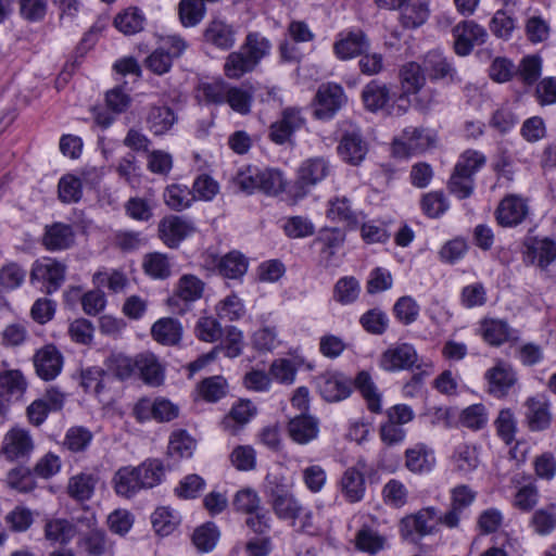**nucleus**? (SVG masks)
I'll list each match as a JSON object with an SVG mask.
<instances>
[{
	"label": "nucleus",
	"mask_w": 556,
	"mask_h": 556,
	"mask_svg": "<svg viewBox=\"0 0 556 556\" xmlns=\"http://www.w3.org/2000/svg\"><path fill=\"white\" fill-rule=\"evenodd\" d=\"M165 477V468L159 459H147L138 466H123L112 478V485L118 496L130 498L142 490L159 485Z\"/></svg>",
	"instance_id": "f257e3e1"
},
{
	"label": "nucleus",
	"mask_w": 556,
	"mask_h": 556,
	"mask_svg": "<svg viewBox=\"0 0 556 556\" xmlns=\"http://www.w3.org/2000/svg\"><path fill=\"white\" fill-rule=\"evenodd\" d=\"M266 494L269 497L271 508L279 519L293 522L302 513V505L283 483V478L276 475L266 476Z\"/></svg>",
	"instance_id": "f03ea898"
},
{
	"label": "nucleus",
	"mask_w": 556,
	"mask_h": 556,
	"mask_svg": "<svg viewBox=\"0 0 556 556\" xmlns=\"http://www.w3.org/2000/svg\"><path fill=\"white\" fill-rule=\"evenodd\" d=\"M66 265L52 257H42L34 262L29 280L31 285L40 283L42 291L51 294L58 291L65 281Z\"/></svg>",
	"instance_id": "7ed1b4c3"
},
{
	"label": "nucleus",
	"mask_w": 556,
	"mask_h": 556,
	"mask_svg": "<svg viewBox=\"0 0 556 556\" xmlns=\"http://www.w3.org/2000/svg\"><path fill=\"white\" fill-rule=\"evenodd\" d=\"M437 142L434 131L427 128L407 127L402 136L395 139L392 152L397 157H407L412 154L426 152L433 148Z\"/></svg>",
	"instance_id": "20e7f679"
},
{
	"label": "nucleus",
	"mask_w": 556,
	"mask_h": 556,
	"mask_svg": "<svg viewBox=\"0 0 556 556\" xmlns=\"http://www.w3.org/2000/svg\"><path fill=\"white\" fill-rule=\"evenodd\" d=\"M437 519L438 510L434 507H426L408 515L400 522L401 536L405 541L416 543L437 531Z\"/></svg>",
	"instance_id": "39448f33"
},
{
	"label": "nucleus",
	"mask_w": 556,
	"mask_h": 556,
	"mask_svg": "<svg viewBox=\"0 0 556 556\" xmlns=\"http://www.w3.org/2000/svg\"><path fill=\"white\" fill-rule=\"evenodd\" d=\"M483 378L486 392L495 399L506 397L518 382V375L514 367L500 358L485 370Z\"/></svg>",
	"instance_id": "423d86ee"
},
{
	"label": "nucleus",
	"mask_w": 556,
	"mask_h": 556,
	"mask_svg": "<svg viewBox=\"0 0 556 556\" xmlns=\"http://www.w3.org/2000/svg\"><path fill=\"white\" fill-rule=\"evenodd\" d=\"M395 93L392 92L391 88L379 81H369L362 91V100L366 110L370 112H386L387 114H402L405 112L397 105L396 111L393 105Z\"/></svg>",
	"instance_id": "0eeeda50"
},
{
	"label": "nucleus",
	"mask_w": 556,
	"mask_h": 556,
	"mask_svg": "<svg viewBox=\"0 0 556 556\" xmlns=\"http://www.w3.org/2000/svg\"><path fill=\"white\" fill-rule=\"evenodd\" d=\"M35 442L30 432L21 427L11 428L3 437L0 453L8 460H23L30 457Z\"/></svg>",
	"instance_id": "6e6552de"
},
{
	"label": "nucleus",
	"mask_w": 556,
	"mask_h": 556,
	"mask_svg": "<svg viewBox=\"0 0 556 556\" xmlns=\"http://www.w3.org/2000/svg\"><path fill=\"white\" fill-rule=\"evenodd\" d=\"M530 214V205L527 198L519 194H507L504 197L496 210L495 219L503 227H516L520 225Z\"/></svg>",
	"instance_id": "1a4fd4ad"
},
{
	"label": "nucleus",
	"mask_w": 556,
	"mask_h": 556,
	"mask_svg": "<svg viewBox=\"0 0 556 556\" xmlns=\"http://www.w3.org/2000/svg\"><path fill=\"white\" fill-rule=\"evenodd\" d=\"M306 119L300 109L287 108L280 118L269 126L268 137L276 144L291 141L292 136L305 126Z\"/></svg>",
	"instance_id": "9d476101"
},
{
	"label": "nucleus",
	"mask_w": 556,
	"mask_h": 556,
	"mask_svg": "<svg viewBox=\"0 0 556 556\" xmlns=\"http://www.w3.org/2000/svg\"><path fill=\"white\" fill-rule=\"evenodd\" d=\"M346 96L343 88L333 83L319 86L315 96V116L319 119H329L344 105Z\"/></svg>",
	"instance_id": "9b49d317"
},
{
	"label": "nucleus",
	"mask_w": 556,
	"mask_h": 556,
	"mask_svg": "<svg viewBox=\"0 0 556 556\" xmlns=\"http://www.w3.org/2000/svg\"><path fill=\"white\" fill-rule=\"evenodd\" d=\"M454 50L459 56L468 55L476 45H482L488 38L486 30L475 21H463L453 28Z\"/></svg>",
	"instance_id": "f8f14e48"
},
{
	"label": "nucleus",
	"mask_w": 556,
	"mask_h": 556,
	"mask_svg": "<svg viewBox=\"0 0 556 556\" xmlns=\"http://www.w3.org/2000/svg\"><path fill=\"white\" fill-rule=\"evenodd\" d=\"M419 357L412 344L401 343L390 346L380 358V366L387 371H397L409 369L414 366L421 367L418 363Z\"/></svg>",
	"instance_id": "ddd939ff"
},
{
	"label": "nucleus",
	"mask_w": 556,
	"mask_h": 556,
	"mask_svg": "<svg viewBox=\"0 0 556 556\" xmlns=\"http://www.w3.org/2000/svg\"><path fill=\"white\" fill-rule=\"evenodd\" d=\"M317 387L320 395L327 402H339L346 399L352 392V382L344 375L327 371L318 377Z\"/></svg>",
	"instance_id": "4468645a"
},
{
	"label": "nucleus",
	"mask_w": 556,
	"mask_h": 556,
	"mask_svg": "<svg viewBox=\"0 0 556 556\" xmlns=\"http://www.w3.org/2000/svg\"><path fill=\"white\" fill-rule=\"evenodd\" d=\"M337 152L343 162L358 166L366 157L368 144L359 130L346 131L337 147Z\"/></svg>",
	"instance_id": "2eb2a0df"
},
{
	"label": "nucleus",
	"mask_w": 556,
	"mask_h": 556,
	"mask_svg": "<svg viewBox=\"0 0 556 556\" xmlns=\"http://www.w3.org/2000/svg\"><path fill=\"white\" fill-rule=\"evenodd\" d=\"M34 365L37 375L41 379L50 381L60 375L63 367V356L54 345L48 344L35 353Z\"/></svg>",
	"instance_id": "dca6fc26"
},
{
	"label": "nucleus",
	"mask_w": 556,
	"mask_h": 556,
	"mask_svg": "<svg viewBox=\"0 0 556 556\" xmlns=\"http://www.w3.org/2000/svg\"><path fill=\"white\" fill-rule=\"evenodd\" d=\"M332 172L330 161L325 156L305 159L298 169V180L304 187H313L325 180Z\"/></svg>",
	"instance_id": "f3484780"
},
{
	"label": "nucleus",
	"mask_w": 556,
	"mask_h": 556,
	"mask_svg": "<svg viewBox=\"0 0 556 556\" xmlns=\"http://www.w3.org/2000/svg\"><path fill=\"white\" fill-rule=\"evenodd\" d=\"M203 39L206 43L220 50H229L236 43V31L232 25L226 21L214 17L203 30Z\"/></svg>",
	"instance_id": "a211bd4d"
},
{
	"label": "nucleus",
	"mask_w": 556,
	"mask_h": 556,
	"mask_svg": "<svg viewBox=\"0 0 556 556\" xmlns=\"http://www.w3.org/2000/svg\"><path fill=\"white\" fill-rule=\"evenodd\" d=\"M424 70L430 80H458L457 71L452 62L439 50L429 51L424 58Z\"/></svg>",
	"instance_id": "6ab92c4d"
},
{
	"label": "nucleus",
	"mask_w": 556,
	"mask_h": 556,
	"mask_svg": "<svg viewBox=\"0 0 556 556\" xmlns=\"http://www.w3.org/2000/svg\"><path fill=\"white\" fill-rule=\"evenodd\" d=\"M526 420L532 431H542L551 425L552 414L548 401L542 396H531L525 402Z\"/></svg>",
	"instance_id": "aec40b11"
},
{
	"label": "nucleus",
	"mask_w": 556,
	"mask_h": 556,
	"mask_svg": "<svg viewBox=\"0 0 556 556\" xmlns=\"http://www.w3.org/2000/svg\"><path fill=\"white\" fill-rule=\"evenodd\" d=\"M75 237L74 229L71 225L53 223L52 225L46 226L42 244L51 252L63 251L74 245Z\"/></svg>",
	"instance_id": "412c9836"
},
{
	"label": "nucleus",
	"mask_w": 556,
	"mask_h": 556,
	"mask_svg": "<svg viewBox=\"0 0 556 556\" xmlns=\"http://www.w3.org/2000/svg\"><path fill=\"white\" fill-rule=\"evenodd\" d=\"M369 48V40L362 30L349 31L334 42L333 51L340 60L362 55Z\"/></svg>",
	"instance_id": "4be33fe9"
},
{
	"label": "nucleus",
	"mask_w": 556,
	"mask_h": 556,
	"mask_svg": "<svg viewBox=\"0 0 556 556\" xmlns=\"http://www.w3.org/2000/svg\"><path fill=\"white\" fill-rule=\"evenodd\" d=\"M434 465V452L424 443H417L405 451V467L413 473L430 472Z\"/></svg>",
	"instance_id": "5701e85b"
},
{
	"label": "nucleus",
	"mask_w": 556,
	"mask_h": 556,
	"mask_svg": "<svg viewBox=\"0 0 556 556\" xmlns=\"http://www.w3.org/2000/svg\"><path fill=\"white\" fill-rule=\"evenodd\" d=\"M256 414V407L249 400H240L223 418L222 427L230 434H237Z\"/></svg>",
	"instance_id": "b1692460"
},
{
	"label": "nucleus",
	"mask_w": 556,
	"mask_h": 556,
	"mask_svg": "<svg viewBox=\"0 0 556 556\" xmlns=\"http://www.w3.org/2000/svg\"><path fill=\"white\" fill-rule=\"evenodd\" d=\"M135 365L146 384L159 387L164 382V366L154 354L146 352L137 355Z\"/></svg>",
	"instance_id": "393cba45"
},
{
	"label": "nucleus",
	"mask_w": 556,
	"mask_h": 556,
	"mask_svg": "<svg viewBox=\"0 0 556 556\" xmlns=\"http://www.w3.org/2000/svg\"><path fill=\"white\" fill-rule=\"evenodd\" d=\"M526 257L531 264L545 268L556 258V243L547 238L526 242Z\"/></svg>",
	"instance_id": "a878e982"
},
{
	"label": "nucleus",
	"mask_w": 556,
	"mask_h": 556,
	"mask_svg": "<svg viewBox=\"0 0 556 556\" xmlns=\"http://www.w3.org/2000/svg\"><path fill=\"white\" fill-rule=\"evenodd\" d=\"M97 484L98 477L96 475L78 472L68 478L66 493L76 502H87L93 496Z\"/></svg>",
	"instance_id": "bb28decb"
},
{
	"label": "nucleus",
	"mask_w": 556,
	"mask_h": 556,
	"mask_svg": "<svg viewBox=\"0 0 556 556\" xmlns=\"http://www.w3.org/2000/svg\"><path fill=\"white\" fill-rule=\"evenodd\" d=\"M159 231L163 242L175 248L191 231L190 225L178 216H168L161 220Z\"/></svg>",
	"instance_id": "cd10ccee"
},
{
	"label": "nucleus",
	"mask_w": 556,
	"mask_h": 556,
	"mask_svg": "<svg viewBox=\"0 0 556 556\" xmlns=\"http://www.w3.org/2000/svg\"><path fill=\"white\" fill-rule=\"evenodd\" d=\"M288 432L294 442L307 444L318 435V421L312 416H296L289 421Z\"/></svg>",
	"instance_id": "c85d7f7f"
},
{
	"label": "nucleus",
	"mask_w": 556,
	"mask_h": 556,
	"mask_svg": "<svg viewBox=\"0 0 556 556\" xmlns=\"http://www.w3.org/2000/svg\"><path fill=\"white\" fill-rule=\"evenodd\" d=\"M151 336L163 345H176L182 338V326L175 318L164 317L153 324Z\"/></svg>",
	"instance_id": "c756f323"
},
{
	"label": "nucleus",
	"mask_w": 556,
	"mask_h": 556,
	"mask_svg": "<svg viewBox=\"0 0 556 556\" xmlns=\"http://www.w3.org/2000/svg\"><path fill=\"white\" fill-rule=\"evenodd\" d=\"M400 20L404 27L421 26L429 16L428 4L425 0H404L399 7Z\"/></svg>",
	"instance_id": "7c9ffc66"
},
{
	"label": "nucleus",
	"mask_w": 556,
	"mask_h": 556,
	"mask_svg": "<svg viewBox=\"0 0 556 556\" xmlns=\"http://www.w3.org/2000/svg\"><path fill=\"white\" fill-rule=\"evenodd\" d=\"M256 64L240 48L238 51L227 55L224 63L225 76L229 79H239L255 70Z\"/></svg>",
	"instance_id": "2f4dec72"
},
{
	"label": "nucleus",
	"mask_w": 556,
	"mask_h": 556,
	"mask_svg": "<svg viewBox=\"0 0 556 556\" xmlns=\"http://www.w3.org/2000/svg\"><path fill=\"white\" fill-rule=\"evenodd\" d=\"M142 268L150 278L165 280L172 275L173 263L166 254L152 252L144 255Z\"/></svg>",
	"instance_id": "473e14b6"
},
{
	"label": "nucleus",
	"mask_w": 556,
	"mask_h": 556,
	"mask_svg": "<svg viewBox=\"0 0 556 556\" xmlns=\"http://www.w3.org/2000/svg\"><path fill=\"white\" fill-rule=\"evenodd\" d=\"M76 535V527L73 522L64 518H53L47 520L45 525V538L48 541L68 544Z\"/></svg>",
	"instance_id": "72a5a7b5"
},
{
	"label": "nucleus",
	"mask_w": 556,
	"mask_h": 556,
	"mask_svg": "<svg viewBox=\"0 0 556 556\" xmlns=\"http://www.w3.org/2000/svg\"><path fill=\"white\" fill-rule=\"evenodd\" d=\"M480 334L490 345L498 346L510 338V328L501 319H484L480 324Z\"/></svg>",
	"instance_id": "f704fd0d"
},
{
	"label": "nucleus",
	"mask_w": 556,
	"mask_h": 556,
	"mask_svg": "<svg viewBox=\"0 0 556 556\" xmlns=\"http://www.w3.org/2000/svg\"><path fill=\"white\" fill-rule=\"evenodd\" d=\"M355 388L361 392L367 403V407L372 413L381 410V395L378 392L370 375L367 371H361L355 378Z\"/></svg>",
	"instance_id": "c9c22d12"
},
{
	"label": "nucleus",
	"mask_w": 556,
	"mask_h": 556,
	"mask_svg": "<svg viewBox=\"0 0 556 556\" xmlns=\"http://www.w3.org/2000/svg\"><path fill=\"white\" fill-rule=\"evenodd\" d=\"M401 84L404 92L417 93L426 83L424 66L416 62H409L400 71Z\"/></svg>",
	"instance_id": "e433bc0d"
},
{
	"label": "nucleus",
	"mask_w": 556,
	"mask_h": 556,
	"mask_svg": "<svg viewBox=\"0 0 556 556\" xmlns=\"http://www.w3.org/2000/svg\"><path fill=\"white\" fill-rule=\"evenodd\" d=\"M241 49L257 66L264 58L269 55L271 43L260 33H249L241 46Z\"/></svg>",
	"instance_id": "4c0bfd02"
},
{
	"label": "nucleus",
	"mask_w": 556,
	"mask_h": 556,
	"mask_svg": "<svg viewBox=\"0 0 556 556\" xmlns=\"http://www.w3.org/2000/svg\"><path fill=\"white\" fill-rule=\"evenodd\" d=\"M204 291V282L194 275H182L175 289V298L184 302L199 300Z\"/></svg>",
	"instance_id": "58836bf2"
},
{
	"label": "nucleus",
	"mask_w": 556,
	"mask_h": 556,
	"mask_svg": "<svg viewBox=\"0 0 556 556\" xmlns=\"http://www.w3.org/2000/svg\"><path fill=\"white\" fill-rule=\"evenodd\" d=\"M228 85L223 79L201 83L197 88V97L207 104H225Z\"/></svg>",
	"instance_id": "ea45409f"
},
{
	"label": "nucleus",
	"mask_w": 556,
	"mask_h": 556,
	"mask_svg": "<svg viewBox=\"0 0 556 556\" xmlns=\"http://www.w3.org/2000/svg\"><path fill=\"white\" fill-rule=\"evenodd\" d=\"M198 392L204 401L215 403L228 393V382L223 376H212L199 383Z\"/></svg>",
	"instance_id": "a19ab883"
},
{
	"label": "nucleus",
	"mask_w": 556,
	"mask_h": 556,
	"mask_svg": "<svg viewBox=\"0 0 556 556\" xmlns=\"http://www.w3.org/2000/svg\"><path fill=\"white\" fill-rule=\"evenodd\" d=\"M206 0H180L178 11L179 20L185 27L197 26L205 16Z\"/></svg>",
	"instance_id": "79ce46f5"
},
{
	"label": "nucleus",
	"mask_w": 556,
	"mask_h": 556,
	"mask_svg": "<svg viewBox=\"0 0 556 556\" xmlns=\"http://www.w3.org/2000/svg\"><path fill=\"white\" fill-rule=\"evenodd\" d=\"M355 545L364 553L376 555L386 548L387 538L370 528H363L356 533Z\"/></svg>",
	"instance_id": "37998d69"
},
{
	"label": "nucleus",
	"mask_w": 556,
	"mask_h": 556,
	"mask_svg": "<svg viewBox=\"0 0 556 556\" xmlns=\"http://www.w3.org/2000/svg\"><path fill=\"white\" fill-rule=\"evenodd\" d=\"M342 491L346 500L351 503L363 498L365 492L364 477L355 468H349L341 480Z\"/></svg>",
	"instance_id": "c03bdc74"
},
{
	"label": "nucleus",
	"mask_w": 556,
	"mask_h": 556,
	"mask_svg": "<svg viewBox=\"0 0 556 556\" xmlns=\"http://www.w3.org/2000/svg\"><path fill=\"white\" fill-rule=\"evenodd\" d=\"M453 464L459 472L469 473L479 466L477 447L467 443L459 444L453 455Z\"/></svg>",
	"instance_id": "a18cd8bd"
},
{
	"label": "nucleus",
	"mask_w": 556,
	"mask_h": 556,
	"mask_svg": "<svg viewBox=\"0 0 556 556\" xmlns=\"http://www.w3.org/2000/svg\"><path fill=\"white\" fill-rule=\"evenodd\" d=\"M175 121L174 112L167 106H152L147 118L150 130L155 135L169 130Z\"/></svg>",
	"instance_id": "49530a36"
},
{
	"label": "nucleus",
	"mask_w": 556,
	"mask_h": 556,
	"mask_svg": "<svg viewBox=\"0 0 556 556\" xmlns=\"http://www.w3.org/2000/svg\"><path fill=\"white\" fill-rule=\"evenodd\" d=\"M225 104H228L235 112L247 115L251 111L253 94L249 89L228 85Z\"/></svg>",
	"instance_id": "de8ad7c7"
},
{
	"label": "nucleus",
	"mask_w": 556,
	"mask_h": 556,
	"mask_svg": "<svg viewBox=\"0 0 556 556\" xmlns=\"http://www.w3.org/2000/svg\"><path fill=\"white\" fill-rule=\"evenodd\" d=\"M327 216L333 222L352 226L356 224V215L351 207L350 200L346 197H337L329 201Z\"/></svg>",
	"instance_id": "09e8293b"
},
{
	"label": "nucleus",
	"mask_w": 556,
	"mask_h": 556,
	"mask_svg": "<svg viewBox=\"0 0 556 556\" xmlns=\"http://www.w3.org/2000/svg\"><path fill=\"white\" fill-rule=\"evenodd\" d=\"M195 445V440L186 430H176L169 438L168 454L178 458L190 457Z\"/></svg>",
	"instance_id": "8fccbe9b"
},
{
	"label": "nucleus",
	"mask_w": 556,
	"mask_h": 556,
	"mask_svg": "<svg viewBox=\"0 0 556 556\" xmlns=\"http://www.w3.org/2000/svg\"><path fill=\"white\" fill-rule=\"evenodd\" d=\"M194 199L195 195L186 186L172 185L164 192L165 203L174 211L189 207Z\"/></svg>",
	"instance_id": "3c124183"
},
{
	"label": "nucleus",
	"mask_w": 556,
	"mask_h": 556,
	"mask_svg": "<svg viewBox=\"0 0 556 556\" xmlns=\"http://www.w3.org/2000/svg\"><path fill=\"white\" fill-rule=\"evenodd\" d=\"M144 16L137 8H129L119 13L115 20L114 25L125 35H132L143 28Z\"/></svg>",
	"instance_id": "603ef678"
},
{
	"label": "nucleus",
	"mask_w": 556,
	"mask_h": 556,
	"mask_svg": "<svg viewBox=\"0 0 556 556\" xmlns=\"http://www.w3.org/2000/svg\"><path fill=\"white\" fill-rule=\"evenodd\" d=\"M218 268L225 277L235 279L247 273L248 260L240 252L232 251L220 260Z\"/></svg>",
	"instance_id": "864d4df0"
},
{
	"label": "nucleus",
	"mask_w": 556,
	"mask_h": 556,
	"mask_svg": "<svg viewBox=\"0 0 556 556\" xmlns=\"http://www.w3.org/2000/svg\"><path fill=\"white\" fill-rule=\"evenodd\" d=\"M286 179L280 170L273 168L261 169L258 191L268 195H277L286 188Z\"/></svg>",
	"instance_id": "5fc2aeb1"
},
{
	"label": "nucleus",
	"mask_w": 556,
	"mask_h": 556,
	"mask_svg": "<svg viewBox=\"0 0 556 556\" xmlns=\"http://www.w3.org/2000/svg\"><path fill=\"white\" fill-rule=\"evenodd\" d=\"M219 539V530L213 522H207L197 528L192 535V541L197 548L202 552L212 551Z\"/></svg>",
	"instance_id": "6e6d98bb"
},
{
	"label": "nucleus",
	"mask_w": 556,
	"mask_h": 556,
	"mask_svg": "<svg viewBox=\"0 0 556 556\" xmlns=\"http://www.w3.org/2000/svg\"><path fill=\"white\" fill-rule=\"evenodd\" d=\"M359 291V282L354 277H343L334 285L333 298L345 305L353 303L358 298Z\"/></svg>",
	"instance_id": "4d7b16f0"
},
{
	"label": "nucleus",
	"mask_w": 556,
	"mask_h": 556,
	"mask_svg": "<svg viewBox=\"0 0 556 556\" xmlns=\"http://www.w3.org/2000/svg\"><path fill=\"white\" fill-rule=\"evenodd\" d=\"M151 522L156 533L168 535L175 530L178 520L174 511L168 507H159L152 514Z\"/></svg>",
	"instance_id": "13d9d810"
},
{
	"label": "nucleus",
	"mask_w": 556,
	"mask_h": 556,
	"mask_svg": "<svg viewBox=\"0 0 556 556\" xmlns=\"http://www.w3.org/2000/svg\"><path fill=\"white\" fill-rule=\"evenodd\" d=\"M382 495L388 505L400 508L407 503L408 490L403 482L391 479L383 486Z\"/></svg>",
	"instance_id": "bf43d9fd"
},
{
	"label": "nucleus",
	"mask_w": 556,
	"mask_h": 556,
	"mask_svg": "<svg viewBox=\"0 0 556 556\" xmlns=\"http://www.w3.org/2000/svg\"><path fill=\"white\" fill-rule=\"evenodd\" d=\"M195 336L204 342H215L222 338V327L219 323L211 316L200 317L194 327Z\"/></svg>",
	"instance_id": "052dcab7"
},
{
	"label": "nucleus",
	"mask_w": 556,
	"mask_h": 556,
	"mask_svg": "<svg viewBox=\"0 0 556 556\" xmlns=\"http://www.w3.org/2000/svg\"><path fill=\"white\" fill-rule=\"evenodd\" d=\"M243 348L242 332L236 327H229L226 331V337L222 344L214 348L216 355L224 352L227 357L233 358L241 354Z\"/></svg>",
	"instance_id": "680f3d73"
},
{
	"label": "nucleus",
	"mask_w": 556,
	"mask_h": 556,
	"mask_svg": "<svg viewBox=\"0 0 556 556\" xmlns=\"http://www.w3.org/2000/svg\"><path fill=\"white\" fill-rule=\"evenodd\" d=\"M233 507L242 514H252L261 509V498L252 489H242L238 491L233 498Z\"/></svg>",
	"instance_id": "e2e57ef3"
},
{
	"label": "nucleus",
	"mask_w": 556,
	"mask_h": 556,
	"mask_svg": "<svg viewBox=\"0 0 556 556\" xmlns=\"http://www.w3.org/2000/svg\"><path fill=\"white\" fill-rule=\"evenodd\" d=\"M92 440L91 432L84 427H72L64 438V446L71 452H81Z\"/></svg>",
	"instance_id": "0e129e2a"
},
{
	"label": "nucleus",
	"mask_w": 556,
	"mask_h": 556,
	"mask_svg": "<svg viewBox=\"0 0 556 556\" xmlns=\"http://www.w3.org/2000/svg\"><path fill=\"white\" fill-rule=\"evenodd\" d=\"M26 271L16 263H9L0 269V286L5 290L18 288L25 280Z\"/></svg>",
	"instance_id": "69168bd1"
},
{
	"label": "nucleus",
	"mask_w": 556,
	"mask_h": 556,
	"mask_svg": "<svg viewBox=\"0 0 556 556\" xmlns=\"http://www.w3.org/2000/svg\"><path fill=\"white\" fill-rule=\"evenodd\" d=\"M7 483L11 489L22 493L30 492L36 486V482L31 473L23 467L10 470L7 476Z\"/></svg>",
	"instance_id": "338daca9"
},
{
	"label": "nucleus",
	"mask_w": 556,
	"mask_h": 556,
	"mask_svg": "<svg viewBox=\"0 0 556 556\" xmlns=\"http://www.w3.org/2000/svg\"><path fill=\"white\" fill-rule=\"evenodd\" d=\"M448 208V203L442 192L433 191L426 193L421 199L422 212L431 217L441 216Z\"/></svg>",
	"instance_id": "774afa93"
}]
</instances>
